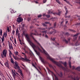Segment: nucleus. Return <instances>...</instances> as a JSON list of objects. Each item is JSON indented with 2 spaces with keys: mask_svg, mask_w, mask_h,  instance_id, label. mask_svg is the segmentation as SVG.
Returning a JSON list of instances; mask_svg holds the SVG:
<instances>
[{
  "mask_svg": "<svg viewBox=\"0 0 80 80\" xmlns=\"http://www.w3.org/2000/svg\"><path fill=\"white\" fill-rule=\"evenodd\" d=\"M40 58L41 60V61L42 62V63H45V61H44V59L43 58H42V57H40Z\"/></svg>",
  "mask_w": 80,
  "mask_h": 80,
  "instance_id": "412c9836",
  "label": "nucleus"
},
{
  "mask_svg": "<svg viewBox=\"0 0 80 80\" xmlns=\"http://www.w3.org/2000/svg\"><path fill=\"white\" fill-rule=\"evenodd\" d=\"M63 23V21L61 23V26H63V24H62Z\"/></svg>",
  "mask_w": 80,
  "mask_h": 80,
  "instance_id": "49530a36",
  "label": "nucleus"
},
{
  "mask_svg": "<svg viewBox=\"0 0 80 80\" xmlns=\"http://www.w3.org/2000/svg\"><path fill=\"white\" fill-rule=\"evenodd\" d=\"M68 41H70V38H68Z\"/></svg>",
  "mask_w": 80,
  "mask_h": 80,
  "instance_id": "680f3d73",
  "label": "nucleus"
},
{
  "mask_svg": "<svg viewBox=\"0 0 80 80\" xmlns=\"http://www.w3.org/2000/svg\"><path fill=\"white\" fill-rule=\"evenodd\" d=\"M9 55L10 56V57H11V55L12 54V52H11V51H9Z\"/></svg>",
  "mask_w": 80,
  "mask_h": 80,
  "instance_id": "4c0bfd02",
  "label": "nucleus"
},
{
  "mask_svg": "<svg viewBox=\"0 0 80 80\" xmlns=\"http://www.w3.org/2000/svg\"><path fill=\"white\" fill-rule=\"evenodd\" d=\"M22 21H23V19L21 17H19L17 19V22L18 23H20L21 22H22Z\"/></svg>",
  "mask_w": 80,
  "mask_h": 80,
  "instance_id": "0eeeda50",
  "label": "nucleus"
},
{
  "mask_svg": "<svg viewBox=\"0 0 80 80\" xmlns=\"http://www.w3.org/2000/svg\"><path fill=\"white\" fill-rule=\"evenodd\" d=\"M49 66L50 68H53V66H52V64H49Z\"/></svg>",
  "mask_w": 80,
  "mask_h": 80,
  "instance_id": "72a5a7b5",
  "label": "nucleus"
},
{
  "mask_svg": "<svg viewBox=\"0 0 80 80\" xmlns=\"http://www.w3.org/2000/svg\"><path fill=\"white\" fill-rule=\"evenodd\" d=\"M35 2L36 3H38V2L37 1H35Z\"/></svg>",
  "mask_w": 80,
  "mask_h": 80,
  "instance_id": "774afa93",
  "label": "nucleus"
},
{
  "mask_svg": "<svg viewBox=\"0 0 80 80\" xmlns=\"http://www.w3.org/2000/svg\"><path fill=\"white\" fill-rule=\"evenodd\" d=\"M45 38H48V37L47 35H45Z\"/></svg>",
  "mask_w": 80,
  "mask_h": 80,
  "instance_id": "09e8293b",
  "label": "nucleus"
},
{
  "mask_svg": "<svg viewBox=\"0 0 80 80\" xmlns=\"http://www.w3.org/2000/svg\"><path fill=\"white\" fill-rule=\"evenodd\" d=\"M77 37H74L73 40V41L75 42L77 40Z\"/></svg>",
  "mask_w": 80,
  "mask_h": 80,
  "instance_id": "a211bd4d",
  "label": "nucleus"
},
{
  "mask_svg": "<svg viewBox=\"0 0 80 80\" xmlns=\"http://www.w3.org/2000/svg\"><path fill=\"white\" fill-rule=\"evenodd\" d=\"M73 68L72 69V70H74V69H75V67L73 66H72Z\"/></svg>",
  "mask_w": 80,
  "mask_h": 80,
  "instance_id": "5fc2aeb1",
  "label": "nucleus"
},
{
  "mask_svg": "<svg viewBox=\"0 0 80 80\" xmlns=\"http://www.w3.org/2000/svg\"><path fill=\"white\" fill-rule=\"evenodd\" d=\"M37 69V70L38 71V72H39V73H40V72H41L40 71H39V70H38V69L37 68V69Z\"/></svg>",
  "mask_w": 80,
  "mask_h": 80,
  "instance_id": "052dcab7",
  "label": "nucleus"
},
{
  "mask_svg": "<svg viewBox=\"0 0 80 80\" xmlns=\"http://www.w3.org/2000/svg\"><path fill=\"white\" fill-rule=\"evenodd\" d=\"M21 60H22V61H26L27 62H28V63H30V62H30V61H31V60L28 59L27 57V58L25 57V58H21Z\"/></svg>",
  "mask_w": 80,
  "mask_h": 80,
  "instance_id": "39448f33",
  "label": "nucleus"
},
{
  "mask_svg": "<svg viewBox=\"0 0 80 80\" xmlns=\"http://www.w3.org/2000/svg\"><path fill=\"white\" fill-rule=\"evenodd\" d=\"M65 35H67L68 36V35H70V34H69V33L68 32H66L64 34Z\"/></svg>",
  "mask_w": 80,
  "mask_h": 80,
  "instance_id": "bb28decb",
  "label": "nucleus"
},
{
  "mask_svg": "<svg viewBox=\"0 0 80 80\" xmlns=\"http://www.w3.org/2000/svg\"><path fill=\"white\" fill-rule=\"evenodd\" d=\"M38 29H40V30H45V28H39Z\"/></svg>",
  "mask_w": 80,
  "mask_h": 80,
  "instance_id": "2f4dec72",
  "label": "nucleus"
},
{
  "mask_svg": "<svg viewBox=\"0 0 80 80\" xmlns=\"http://www.w3.org/2000/svg\"><path fill=\"white\" fill-rule=\"evenodd\" d=\"M80 34L79 33H77V34L74 35L73 37H77V36H78V35H79Z\"/></svg>",
  "mask_w": 80,
  "mask_h": 80,
  "instance_id": "c85d7f7f",
  "label": "nucleus"
},
{
  "mask_svg": "<svg viewBox=\"0 0 80 80\" xmlns=\"http://www.w3.org/2000/svg\"><path fill=\"white\" fill-rule=\"evenodd\" d=\"M38 50H39V51H42V50H41V49H40V48L39 47H38Z\"/></svg>",
  "mask_w": 80,
  "mask_h": 80,
  "instance_id": "3c124183",
  "label": "nucleus"
},
{
  "mask_svg": "<svg viewBox=\"0 0 80 80\" xmlns=\"http://www.w3.org/2000/svg\"><path fill=\"white\" fill-rule=\"evenodd\" d=\"M69 30H70V31L71 32H75V31H74V30H72L71 29H69Z\"/></svg>",
  "mask_w": 80,
  "mask_h": 80,
  "instance_id": "a18cd8bd",
  "label": "nucleus"
},
{
  "mask_svg": "<svg viewBox=\"0 0 80 80\" xmlns=\"http://www.w3.org/2000/svg\"><path fill=\"white\" fill-rule=\"evenodd\" d=\"M66 11V12L65 14V18H70V16H66V15H67V14L68 13V10H67Z\"/></svg>",
  "mask_w": 80,
  "mask_h": 80,
  "instance_id": "9b49d317",
  "label": "nucleus"
},
{
  "mask_svg": "<svg viewBox=\"0 0 80 80\" xmlns=\"http://www.w3.org/2000/svg\"><path fill=\"white\" fill-rule=\"evenodd\" d=\"M42 15L40 14V15H38V18H40V17H42Z\"/></svg>",
  "mask_w": 80,
  "mask_h": 80,
  "instance_id": "c03bdc74",
  "label": "nucleus"
},
{
  "mask_svg": "<svg viewBox=\"0 0 80 80\" xmlns=\"http://www.w3.org/2000/svg\"><path fill=\"white\" fill-rule=\"evenodd\" d=\"M18 69V72H19V73H20L22 72V70L20 69V67H19V68L16 69V70Z\"/></svg>",
  "mask_w": 80,
  "mask_h": 80,
  "instance_id": "4be33fe9",
  "label": "nucleus"
},
{
  "mask_svg": "<svg viewBox=\"0 0 80 80\" xmlns=\"http://www.w3.org/2000/svg\"><path fill=\"white\" fill-rule=\"evenodd\" d=\"M14 53L15 54V55H18L19 56V55H18V51H16L14 52Z\"/></svg>",
  "mask_w": 80,
  "mask_h": 80,
  "instance_id": "aec40b11",
  "label": "nucleus"
},
{
  "mask_svg": "<svg viewBox=\"0 0 80 80\" xmlns=\"http://www.w3.org/2000/svg\"><path fill=\"white\" fill-rule=\"evenodd\" d=\"M32 65L36 69H37V67H36V66H35V65L33 63H32Z\"/></svg>",
  "mask_w": 80,
  "mask_h": 80,
  "instance_id": "393cba45",
  "label": "nucleus"
},
{
  "mask_svg": "<svg viewBox=\"0 0 80 80\" xmlns=\"http://www.w3.org/2000/svg\"><path fill=\"white\" fill-rule=\"evenodd\" d=\"M0 35L1 36H2V29H1V31L0 32Z\"/></svg>",
  "mask_w": 80,
  "mask_h": 80,
  "instance_id": "c9c22d12",
  "label": "nucleus"
},
{
  "mask_svg": "<svg viewBox=\"0 0 80 80\" xmlns=\"http://www.w3.org/2000/svg\"><path fill=\"white\" fill-rule=\"evenodd\" d=\"M53 32H54V31H51L49 32V34H50V35H51V34H52V33H53Z\"/></svg>",
  "mask_w": 80,
  "mask_h": 80,
  "instance_id": "79ce46f5",
  "label": "nucleus"
},
{
  "mask_svg": "<svg viewBox=\"0 0 80 80\" xmlns=\"http://www.w3.org/2000/svg\"><path fill=\"white\" fill-rule=\"evenodd\" d=\"M9 47L10 50L11 48H12V49H13V47L12 46V44H11L10 45V44H9Z\"/></svg>",
  "mask_w": 80,
  "mask_h": 80,
  "instance_id": "2eb2a0df",
  "label": "nucleus"
},
{
  "mask_svg": "<svg viewBox=\"0 0 80 80\" xmlns=\"http://www.w3.org/2000/svg\"><path fill=\"white\" fill-rule=\"evenodd\" d=\"M33 26H31V27H30V28H31V29H32V28H33Z\"/></svg>",
  "mask_w": 80,
  "mask_h": 80,
  "instance_id": "e2e57ef3",
  "label": "nucleus"
},
{
  "mask_svg": "<svg viewBox=\"0 0 80 80\" xmlns=\"http://www.w3.org/2000/svg\"><path fill=\"white\" fill-rule=\"evenodd\" d=\"M14 63L15 64V67L14 68L15 69H18L19 68L18 64V63H17V62L16 61L14 62Z\"/></svg>",
  "mask_w": 80,
  "mask_h": 80,
  "instance_id": "423d86ee",
  "label": "nucleus"
},
{
  "mask_svg": "<svg viewBox=\"0 0 80 80\" xmlns=\"http://www.w3.org/2000/svg\"><path fill=\"white\" fill-rule=\"evenodd\" d=\"M47 0H43V3H46V2H47Z\"/></svg>",
  "mask_w": 80,
  "mask_h": 80,
  "instance_id": "de8ad7c7",
  "label": "nucleus"
},
{
  "mask_svg": "<svg viewBox=\"0 0 80 80\" xmlns=\"http://www.w3.org/2000/svg\"><path fill=\"white\" fill-rule=\"evenodd\" d=\"M20 74L21 76L22 77V78H23V73H22V72L20 73Z\"/></svg>",
  "mask_w": 80,
  "mask_h": 80,
  "instance_id": "c756f323",
  "label": "nucleus"
},
{
  "mask_svg": "<svg viewBox=\"0 0 80 80\" xmlns=\"http://www.w3.org/2000/svg\"><path fill=\"white\" fill-rule=\"evenodd\" d=\"M25 37L26 38V40L29 43V44L32 47L33 49L34 50L35 52L36 53L37 52V51L35 50V48L36 47V46L33 43V42L31 41V39L29 37V35L28 34H27L25 35Z\"/></svg>",
  "mask_w": 80,
  "mask_h": 80,
  "instance_id": "f03ea898",
  "label": "nucleus"
},
{
  "mask_svg": "<svg viewBox=\"0 0 80 80\" xmlns=\"http://www.w3.org/2000/svg\"><path fill=\"white\" fill-rule=\"evenodd\" d=\"M7 51H5V49H4L3 51L2 54H1V57H2V58H4V57H7ZM3 55L4 57L3 56Z\"/></svg>",
  "mask_w": 80,
  "mask_h": 80,
  "instance_id": "7ed1b4c3",
  "label": "nucleus"
},
{
  "mask_svg": "<svg viewBox=\"0 0 80 80\" xmlns=\"http://www.w3.org/2000/svg\"><path fill=\"white\" fill-rule=\"evenodd\" d=\"M71 58H70V60L68 61L69 65V67H70V68H72V66L71 65V61H70Z\"/></svg>",
  "mask_w": 80,
  "mask_h": 80,
  "instance_id": "ddd939ff",
  "label": "nucleus"
},
{
  "mask_svg": "<svg viewBox=\"0 0 80 80\" xmlns=\"http://www.w3.org/2000/svg\"><path fill=\"white\" fill-rule=\"evenodd\" d=\"M65 8L66 10H67V7H65Z\"/></svg>",
  "mask_w": 80,
  "mask_h": 80,
  "instance_id": "0e129e2a",
  "label": "nucleus"
},
{
  "mask_svg": "<svg viewBox=\"0 0 80 80\" xmlns=\"http://www.w3.org/2000/svg\"><path fill=\"white\" fill-rule=\"evenodd\" d=\"M47 70H48V71H49V72H50V69L48 68H47Z\"/></svg>",
  "mask_w": 80,
  "mask_h": 80,
  "instance_id": "338daca9",
  "label": "nucleus"
},
{
  "mask_svg": "<svg viewBox=\"0 0 80 80\" xmlns=\"http://www.w3.org/2000/svg\"><path fill=\"white\" fill-rule=\"evenodd\" d=\"M56 26H57V22H55L54 24L53 28H56Z\"/></svg>",
  "mask_w": 80,
  "mask_h": 80,
  "instance_id": "5701e85b",
  "label": "nucleus"
},
{
  "mask_svg": "<svg viewBox=\"0 0 80 80\" xmlns=\"http://www.w3.org/2000/svg\"><path fill=\"white\" fill-rule=\"evenodd\" d=\"M10 62L11 63H12V64H13L14 65L15 62H14V61H13V58H11Z\"/></svg>",
  "mask_w": 80,
  "mask_h": 80,
  "instance_id": "dca6fc26",
  "label": "nucleus"
},
{
  "mask_svg": "<svg viewBox=\"0 0 80 80\" xmlns=\"http://www.w3.org/2000/svg\"><path fill=\"white\" fill-rule=\"evenodd\" d=\"M5 65L8 68H9V64H8V62H6L5 63Z\"/></svg>",
  "mask_w": 80,
  "mask_h": 80,
  "instance_id": "1a4fd4ad",
  "label": "nucleus"
},
{
  "mask_svg": "<svg viewBox=\"0 0 80 80\" xmlns=\"http://www.w3.org/2000/svg\"><path fill=\"white\" fill-rule=\"evenodd\" d=\"M14 42L15 44H17V41H16V38H14Z\"/></svg>",
  "mask_w": 80,
  "mask_h": 80,
  "instance_id": "58836bf2",
  "label": "nucleus"
},
{
  "mask_svg": "<svg viewBox=\"0 0 80 80\" xmlns=\"http://www.w3.org/2000/svg\"><path fill=\"white\" fill-rule=\"evenodd\" d=\"M65 2H66V3H68V4H69V3H70L69 2L67 1V0H66V1H65Z\"/></svg>",
  "mask_w": 80,
  "mask_h": 80,
  "instance_id": "603ef678",
  "label": "nucleus"
},
{
  "mask_svg": "<svg viewBox=\"0 0 80 80\" xmlns=\"http://www.w3.org/2000/svg\"><path fill=\"white\" fill-rule=\"evenodd\" d=\"M43 17H44V16H46V15H45V13L43 14Z\"/></svg>",
  "mask_w": 80,
  "mask_h": 80,
  "instance_id": "69168bd1",
  "label": "nucleus"
},
{
  "mask_svg": "<svg viewBox=\"0 0 80 80\" xmlns=\"http://www.w3.org/2000/svg\"><path fill=\"white\" fill-rule=\"evenodd\" d=\"M2 37H4L5 38H7V33L4 32Z\"/></svg>",
  "mask_w": 80,
  "mask_h": 80,
  "instance_id": "4468645a",
  "label": "nucleus"
},
{
  "mask_svg": "<svg viewBox=\"0 0 80 80\" xmlns=\"http://www.w3.org/2000/svg\"><path fill=\"white\" fill-rule=\"evenodd\" d=\"M12 34L13 35H14V34H15V31L14 30H13L12 31Z\"/></svg>",
  "mask_w": 80,
  "mask_h": 80,
  "instance_id": "a19ab883",
  "label": "nucleus"
},
{
  "mask_svg": "<svg viewBox=\"0 0 80 80\" xmlns=\"http://www.w3.org/2000/svg\"><path fill=\"white\" fill-rule=\"evenodd\" d=\"M56 0V2H57L60 5L61 4V3H60V1H59V0Z\"/></svg>",
  "mask_w": 80,
  "mask_h": 80,
  "instance_id": "a878e982",
  "label": "nucleus"
},
{
  "mask_svg": "<svg viewBox=\"0 0 80 80\" xmlns=\"http://www.w3.org/2000/svg\"><path fill=\"white\" fill-rule=\"evenodd\" d=\"M46 17L48 18H50V15H46Z\"/></svg>",
  "mask_w": 80,
  "mask_h": 80,
  "instance_id": "e433bc0d",
  "label": "nucleus"
},
{
  "mask_svg": "<svg viewBox=\"0 0 80 80\" xmlns=\"http://www.w3.org/2000/svg\"><path fill=\"white\" fill-rule=\"evenodd\" d=\"M7 30H8V32H10V29H9V27H8V28H7Z\"/></svg>",
  "mask_w": 80,
  "mask_h": 80,
  "instance_id": "864d4df0",
  "label": "nucleus"
},
{
  "mask_svg": "<svg viewBox=\"0 0 80 80\" xmlns=\"http://www.w3.org/2000/svg\"><path fill=\"white\" fill-rule=\"evenodd\" d=\"M48 14H50L51 13H52L53 15H60V12H59L58 13L54 12L53 13V12H51V10L48 11Z\"/></svg>",
  "mask_w": 80,
  "mask_h": 80,
  "instance_id": "20e7f679",
  "label": "nucleus"
},
{
  "mask_svg": "<svg viewBox=\"0 0 80 80\" xmlns=\"http://www.w3.org/2000/svg\"><path fill=\"white\" fill-rule=\"evenodd\" d=\"M1 40L2 42H4V41H5V37H4V36H2Z\"/></svg>",
  "mask_w": 80,
  "mask_h": 80,
  "instance_id": "6ab92c4d",
  "label": "nucleus"
},
{
  "mask_svg": "<svg viewBox=\"0 0 80 80\" xmlns=\"http://www.w3.org/2000/svg\"><path fill=\"white\" fill-rule=\"evenodd\" d=\"M51 39H52V41H55V38H53V39H52V38Z\"/></svg>",
  "mask_w": 80,
  "mask_h": 80,
  "instance_id": "37998d69",
  "label": "nucleus"
},
{
  "mask_svg": "<svg viewBox=\"0 0 80 80\" xmlns=\"http://www.w3.org/2000/svg\"><path fill=\"white\" fill-rule=\"evenodd\" d=\"M63 64H64V66L65 67H67V62H65L63 63Z\"/></svg>",
  "mask_w": 80,
  "mask_h": 80,
  "instance_id": "cd10ccee",
  "label": "nucleus"
},
{
  "mask_svg": "<svg viewBox=\"0 0 80 80\" xmlns=\"http://www.w3.org/2000/svg\"><path fill=\"white\" fill-rule=\"evenodd\" d=\"M33 35H36V34L35 33H33V32H31L30 33V34L29 35V36H30L31 38H32V40H34L35 43H36V44H37V45H39V46H40V47H41V48H42V49L43 50L44 53L45 55H46L47 58H48V59H49V60H50L51 61V62H52V63H54V64H56V65H57V66H62V65L61 64L54 61L55 59L53 58H52L51 57H50V56L49 55V54H48V53H47V51H46L44 49H43V47H42L41 45H40V43H39V42H38V41H37L36 39H35V38H34V37H33Z\"/></svg>",
  "mask_w": 80,
  "mask_h": 80,
  "instance_id": "f257e3e1",
  "label": "nucleus"
},
{
  "mask_svg": "<svg viewBox=\"0 0 80 80\" xmlns=\"http://www.w3.org/2000/svg\"><path fill=\"white\" fill-rule=\"evenodd\" d=\"M1 43H0V50H2V46L0 44Z\"/></svg>",
  "mask_w": 80,
  "mask_h": 80,
  "instance_id": "13d9d810",
  "label": "nucleus"
},
{
  "mask_svg": "<svg viewBox=\"0 0 80 80\" xmlns=\"http://www.w3.org/2000/svg\"><path fill=\"white\" fill-rule=\"evenodd\" d=\"M63 42H65L66 44H68V41H67V40L65 39V38H64L63 39Z\"/></svg>",
  "mask_w": 80,
  "mask_h": 80,
  "instance_id": "6e6552de",
  "label": "nucleus"
},
{
  "mask_svg": "<svg viewBox=\"0 0 80 80\" xmlns=\"http://www.w3.org/2000/svg\"><path fill=\"white\" fill-rule=\"evenodd\" d=\"M75 70H77L78 71H80V67H78L76 68L75 69Z\"/></svg>",
  "mask_w": 80,
  "mask_h": 80,
  "instance_id": "b1692460",
  "label": "nucleus"
},
{
  "mask_svg": "<svg viewBox=\"0 0 80 80\" xmlns=\"http://www.w3.org/2000/svg\"><path fill=\"white\" fill-rule=\"evenodd\" d=\"M18 28L16 29V35L18 34Z\"/></svg>",
  "mask_w": 80,
  "mask_h": 80,
  "instance_id": "473e14b6",
  "label": "nucleus"
},
{
  "mask_svg": "<svg viewBox=\"0 0 80 80\" xmlns=\"http://www.w3.org/2000/svg\"><path fill=\"white\" fill-rule=\"evenodd\" d=\"M47 31H42V33H44L45 34H46L47 33Z\"/></svg>",
  "mask_w": 80,
  "mask_h": 80,
  "instance_id": "f704fd0d",
  "label": "nucleus"
},
{
  "mask_svg": "<svg viewBox=\"0 0 80 80\" xmlns=\"http://www.w3.org/2000/svg\"><path fill=\"white\" fill-rule=\"evenodd\" d=\"M30 18H31L30 17L28 18V19H27L28 21L29 22V21H30Z\"/></svg>",
  "mask_w": 80,
  "mask_h": 80,
  "instance_id": "ea45409f",
  "label": "nucleus"
},
{
  "mask_svg": "<svg viewBox=\"0 0 80 80\" xmlns=\"http://www.w3.org/2000/svg\"><path fill=\"white\" fill-rule=\"evenodd\" d=\"M13 57L14 59L15 60H17L19 59V58L18 57H17V56H15L14 55H13Z\"/></svg>",
  "mask_w": 80,
  "mask_h": 80,
  "instance_id": "f8f14e48",
  "label": "nucleus"
},
{
  "mask_svg": "<svg viewBox=\"0 0 80 80\" xmlns=\"http://www.w3.org/2000/svg\"><path fill=\"white\" fill-rule=\"evenodd\" d=\"M36 53L37 55H39V54H40V53H39V52H38V51Z\"/></svg>",
  "mask_w": 80,
  "mask_h": 80,
  "instance_id": "bf43d9fd",
  "label": "nucleus"
},
{
  "mask_svg": "<svg viewBox=\"0 0 80 80\" xmlns=\"http://www.w3.org/2000/svg\"><path fill=\"white\" fill-rule=\"evenodd\" d=\"M76 78L77 80H79V78H78V76H77V77H76Z\"/></svg>",
  "mask_w": 80,
  "mask_h": 80,
  "instance_id": "4d7b16f0",
  "label": "nucleus"
},
{
  "mask_svg": "<svg viewBox=\"0 0 80 80\" xmlns=\"http://www.w3.org/2000/svg\"><path fill=\"white\" fill-rule=\"evenodd\" d=\"M42 24L43 27H47V25H46L45 23H42Z\"/></svg>",
  "mask_w": 80,
  "mask_h": 80,
  "instance_id": "7c9ffc66",
  "label": "nucleus"
},
{
  "mask_svg": "<svg viewBox=\"0 0 80 80\" xmlns=\"http://www.w3.org/2000/svg\"><path fill=\"white\" fill-rule=\"evenodd\" d=\"M12 74L13 75L14 78L15 79V76H16V73H15V72H13L12 73Z\"/></svg>",
  "mask_w": 80,
  "mask_h": 80,
  "instance_id": "f3484780",
  "label": "nucleus"
},
{
  "mask_svg": "<svg viewBox=\"0 0 80 80\" xmlns=\"http://www.w3.org/2000/svg\"><path fill=\"white\" fill-rule=\"evenodd\" d=\"M55 43L56 45H59V44L58 43H57L56 42H55Z\"/></svg>",
  "mask_w": 80,
  "mask_h": 80,
  "instance_id": "6e6d98bb",
  "label": "nucleus"
},
{
  "mask_svg": "<svg viewBox=\"0 0 80 80\" xmlns=\"http://www.w3.org/2000/svg\"><path fill=\"white\" fill-rule=\"evenodd\" d=\"M45 23L46 24H50V22H45Z\"/></svg>",
  "mask_w": 80,
  "mask_h": 80,
  "instance_id": "8fccbe9b",
  "label": "nucleus"
},
{
  "mask_svg": "<svg viewBox=\"0 0 80 80\" xmlns=\"http://www.w3.org/2000/svg\"><path fill=\"white\" fill-rule=\"evenodd\" d=\"M58 75L61 78H62V77H63V73H62V72H60V74H58Z\"/></svg>",
  "mask_w": 80,
  "mask_h": 80,
  "instance_id": "9d476101",
  "label": "nucleus"
}]
</instances>
